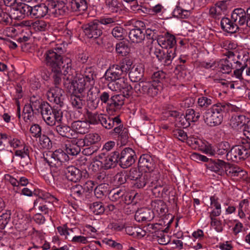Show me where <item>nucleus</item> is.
<instances>
[{
    "instance_id": "nucleus-22",
    "label": "nucleus",
    "mask_w": 250,
    "mask_h": 250,
    "mask_svg": "<svg viewBox=\"0 0 250 250\" xmlns=\"http://www.w3.org/2000/svg\"><path fill=\"white\" fill-rule=\"evenodd\" d=\"M121 122L119 116L111 118L106 115L101 114V120L99 123L105 129H110L115 125V124L116 125H119Z\"/></svg>"
},
{
    "instance_id": "nucleus-44",
    "label": "nucleus",
    "mask_w": 250,
    "mask_h": 250,
    "mask_svg": "<svg viewBox=\"0 0 250 250\" xmlns=\"http://www.w3.org/2000/svg\"><path fill=\"white\" fill-rule=\"evenodd\" d=\"M34 194L38 196L37 199H42L46 201L54 202L58 201L57 198L54 197L53 195L50 194L48 192H46L42 190H39L35 191Z\"/></svg>"
},
{
    "instance_id": "nucleus-48",
    "label": "nucleus",
    "mask_w": 250,
    "mask_h": 250,
    "mask_svg": "<svg viewBox=\"0 0 250 250\" xmlns=\"http://www.w3.org/2000/svg\"><path fill=\"white\" fill-rule=\"evenodd\" d=\"M86 142V146H89L96 144L101 140V137L97 133H90L87 134L84 137Z\"/></svg>"
},
{
    "instance_id": "nucleus-41",
    "label": "nucleus",
    "mask_w": 250,
    "mask_h": 250,
    "mask_svg": "<svg viewBox=\"0 0 250 250\" xmlns=\"http://www.w3.org/2000/svg\"><path fill=\"white\" fill-rule=\"evenodd\" d=\"M149 54L152 56H155L159 62L164 59L162 57L164 55V48H162L158 45L157 46L152 45L149 48Z\"/></svg>"
},
{
    "instance_id": "nucleus-62",
    "label": "nucleus",
    "mask_w": 250,
    "mask_h": 250,
    "mask_svg": "<svg viewBox=\"0 0 250 250\" xmlns=\"http://www.w3.org/2000/svg\"><path fill=\"white\" fill-rule=\"evenodd\" d=\"M125 32V30L123 27L117 26L113 28L111 33L115 38L122 40L124 38Z\"/></svg>"
},
{
    "instance_id": "nucleus-55",
    "label": "nucleus",
    "mask_w": 250,
    "mask_h": 250,
    "mask_svg": "<svg viewBox=\"0 0 250 250\" xmlns=\"http://www.w3.org/2000/svg\"><path fill=\"white\" fill-rule=\"evenodd\" d=\"M87 115L88 119L87 122L89 125H97L100 123L101 120V114L92 113L87 111Z\"/></svg>"
},
{
    "instance_id": "nucleus-11",
    "label": "nucleus",
    "mask_w": 250,
    "mask_h": 250,
    "mask_svg": "<svg viewBox=\"0 0 250 250\" xmlns=\"http://www.w3.org/2000/svg\"><path fill=\"white\" fill-rule=\"evenodd\" d=\"M249 157L239 145L233 146L229 153H227V160L238 163L244 160Z\"/></svg>"
},
{
    "instance_id": "nucleus-54",
    "label": "nucleus",
    "mask_w": 250,
    "mask_h": 250,
    "mask_svg": "<svg viewBox=\"0 0 250 250\" xmlns=\"http://www.w3.org/2000/svg\"><path fill=\"white\" fill-rule=\"evenodd\" d=\"M52 73V77L54 80V84L55 85V87L54 88H50L51 89H54L55 88H59L58 85H60L62 82V75H64L63 73V69H58V71L57 72H56L53 70H51Z\"/></svg>"
},
{
    "instance_id": "nucleus-32",
    "label": "nucleus",
    "mask_w": 250,
    "mask_h": 250,
    "mask_svg": "<svg viewBox=\"0 0 250 250\" xmlns=\"http://www.w3.org/2000/svg\"><path fill=\"white\" fill-rule=\"evenodd\" d=\"M224 168L226 174L230 177H236L239 175L241 176L244 175L243 173L245 172L240 167L228 163H225Z\"/></svg>"
},
{
    "instance_id": "nucleus-39",
    "label": "nucleus",
    "mask_w": 250,
    "mask_h": 250,
    "mask_svg": "<svg viewBox=\"0 0 250 250\" xmlns=\"http://www.w3.org/2000/svg\"><path fill=\"white\" fill-rule=\"evenodd\" d=\"M230 145L228 142H222L216 146V154L218 155H226L227 158V153L230 149Z\"/></svg>"
},
{
    "instance_id": "nucleus-46",
    "label": "nucleus",
    "mask_w": 250,
    "mask_h": 250,
    "mask_svg": "<svg viewBox=\"0 0 250 250\" xmlns=\"http://www.w3.org/2000/svg\"><path fill=\"white\" fill-rule=\"evenodd\" d=\"M50 154H51L56 159H58L62 163L68 161L69 160L68 154L66 153L65 151L62 149H58L54 152H50Z\"/></svg>"
},
{
    "instance_id": "nucleus-36",
    "label": "nucleus",
    "mask_w": 250,
    "mask_h": 250,
    "mask_svg": "<svg viewBox=\"0 0 250 250\" xmlns=\"http://www.w3.org/2000/svg\"><path fill=\"white\" fill-rule=\"evenodd\" d=\"M247 119L244 115H235L232 117L230 120V124L234 128H237L239 126L243 127L245 129L246 125L250 122L249 120L246 123Z\"/></svg>"
},
{
    "instance_id": "nucleus-45",
    "label": "nucleus",
    "mask_w": 250,
    "mask_h": 250,
    "mask_svg": "<svg viewBox=\"0 0 250 250\" xmlns=\"http://www.w3.org/2000/svg\"><path fill=\"white\" fill-rule=\"evenodd\" d=\"M35 111L29 104H25L22 111V116L25 122L30 121L34 116Z\"/></svg>"
},
{
    "instance_id": "nucleus-47",
    "label": "nucleus",
    "mask_w": 250,
    "mask_h": 250,
    "mask_svg": "<svg viewBox=\"0 0 250 250\" xmlns=\"http://www.w3.org/2000/svg\"><path fill=\"white\" fill-rule=\"evenodd\" d=\"M153 236L157 238V241L160 245H166L170 241L169 236L165 234L163 231H155Z\"/></svg>"
},
{
    "instance_id": "nucleus-8",
    "label": "nucleus",
    "mask_w": 250,
    "mask_h": 250,
    "mask_svg": "<svg viewBox=\"0 0 250 250\" xmlns=\"http://www.w3.org/2000/svg\"><path fill=\"white\" fill-rule=\"evenodd\" d=\"M136 159L135 151L131 148L126 147L121 153L119 152L118 162L121 167L126 168L132 166Z\"/></svg>"
},
{
    "instance_id": "nucleus-57",
    "label": "nucleus",
    "mask_w": 250,
    "mask_h": 250,
    "mask_svg": "<svg viewBox=\"0 0 250 250\" xmlns=\"http://www.w3.org/2000/svg\"><path fill=\"white\" fill-rule=\"evenodd\" d=\"M9 11V9H6V10L2 11L0 14V23L4 25H10L12 23V18L7 13Z\"/></svg>"
},
{
    "instance_id": "nucleus-1",
    "label": "nucleus",
    "mask_w": 250,
    "mask_h": 250,
    "mask_svg": "<svg viewBox=\"0 0 250 250\" xmlns=\"http://www.w3.org/2000/svg\"><path fill=\"white\" fill-rule=\"evenodd\" d=\"M63 51L61 47H56L47 50L44 55V62L50 70L56 72L58 69H63L64 76L71 72L72 70L71 60L62 55Z\"/></svg>"
},
{
    "instance_id": "nucleus-60",
    "label": "nucleus",
    "mask_w": 250,
    "mask_h": 250,
    "mask_svg": "<svg viewBox=\"0 0 250 250\" xmlns=\"http://www.w3.org/2000/svg\"><path fill=\"white\" fill-rule=\"evenodd\" d=\"M15 155L21 157V160L20 163L23 167L27 166L29 163L30 158L29 155H27L26 153L22 152V150H16L15 151Z\"/></svg>"
},
{
    "instance_id": "nucleus-15",
    "label": "nucleus",
    "mask_w": 250,
    "mask_h": 250,
    "mask_svg": "<svg viewBox=\"0 0 250 250\" xmlns=\"http://www.w3.org/2000/svg\"><path fill=\"white\" fill-rule=\"evenodd\" d=\"M111 133L117 136L118 140L120 142L121 145L125 146L127 143L129 135L128 129L123 125L119 124L111 130Z\"/></svg>"
},
{
    "instance_id": "nucleus-2",
    "label": "nucleus",
    "mask_w": 250,
    "mask_h": 250,
    "mask_svg": "<svg viewBox=\"0 0 250 250\" xmlns=\"http://www.w3.org/2000/svg\"><path fill=\"white\" fill-rule=\"evenodd\" d=\"M47 99L50 102H53L55 105L53 106V112H50L47 114L48 119H43L49 125H55L56 122L61 123L62 119L63 112L62 108L64 106V91L58 87L51 89L47 92Z\"/></svg>"
},
{
    "instance_id": "nucleus-3",
    "label": "nucleus",
    "mask_w": 250,
    "mask_h": 250,
    "mask_svg": "<svg viewBox=\"0 0 250 250\" xmlns=\"http://www.w3.org/2000/svg\"><path fill=\"white\" fill-rule=\"evenodd\" d=\"M236 107L230 104L218 103L208 109L203 115L205 123L210 126H215L221 124L224 114L235 111Z\"/></svg>"
},
{
    "instance_id": "nucleus-35",
    "label": "nucleus",
    "mask_w": 250,
    "mask_h": 250,
    "mask_svg": "<svg viewBox=\"0 0 250 250\" xmlns=\"http://www.w3.org/2000/svg\"><path fill=\"white\" fill-rule=\"evenodd\" d=\"M83 96L82 95L71 94L70 102L71 104L76 110L82 109L84 105V100L83 99Z\"/></svg>"
},
{
    "instance_id": "nucleus-51",
    "label": "nucleus",
    "mask_w": 250,
    "mask_h": 250,
    "mask_svg": "<svg viewBox=\"0 0 250 250\" xmlns=\"http://www.w3.org/2000/svg\"><path fill=\"white\" fill-rule=\"evenodd\" d=\"M71 195L74 196V198H79L82 197L85 191V187H83L80 185H76L72 186L70 188Z\"/></svg>"
},
{
    "instance_id": "nucleus-18",
    "label": "nucleus",
    "mask_w": 250,
    "mask_h": 250,
    "mask_svg": "<svg viewBox=\"0 0 250 250\" xmlns=\"http://www.w3.org/2000/svg\"><path fill=\"white\" fill-rule=\"evenodd\" d=\"M50 6L55 9L54 13L56 17L63 16L68 14L70 11L69 7L67 4V1L60 0L58 1L48 3Z\"/></svg>"
},
{
    "instance_id": "nucleus-19",
    "label": "nucleus",
    "mask_w": 250,
    "mask_h": 250,
    "mask_svg": "<svg viewBox=\"0 0 250 250\" xmlns=\"http://www.w3.org/2000/svg\"><path fill=\"white\" fill-rule=\"evenodd\" d=\"M246 12L244 9L237 8L234 9L231 15V19L239 26H246L247 27V18Z\"/></svg>"
},
{
    "instance_id": "nucleus-20",
    "label": "nucleus",
    "mask_w": 250,
    "mask_h": 250,
    "mask_svg": "<svg viewBox=\"0 0 250 250\" xmlns=\"http://www.w3.org/2000/svg\"><path fill=\"white\" fill-rule=\"evenodd\" d=\"M135 219L138 222L150 221L154 217L153 211L148 208L138 209L135 213Z\"/></svg>"
},
{
    "instance_id": "nucleus-23",
    "label": "nucleus",
    "mask_w": 250,
    "mask_h": 250,
    "mask_svg": "<svg viewBox=\"0 0 250 250\" xmlns=\"http://www.w3.org/2000/svg\"><path fill=\"white\" fill-rule=\"evenodd\" d=\"M71 127L74 134H84L89 132L90 125L86 121L78 120L72 122Z\"/></svg>"
},
{
    "instance_id": "nucleus-34",
    "label": "nucleus",
    "mask_w": 250,
    "mask_h": 250,
    "mask_svg": "<svg viewBox=\"0 0 250 250\" xmlns=\"http://www.w3.org/2000/svg\"><path fill=\"white\" fill-rule=\"evenodd\" d=\"M54 202L46 201L42 199H36L34 203L35 208H38L45 214L48 213L49 210L53 207Z\"/></svg>"
},
{
    "instance_id": "nucleus-28",
    "label": "nucleus",
    "mask_w": 250,
    "mask_h": 250,
    "mask_svg": "<svg viewBox=\"0 0 250 250\" xmlns=\"http://www.w3.org/2000/svg\"><path fill=\"white\" fill-rule=\"evenodd\" d=\"M222 29L225 32L229 33H234L239 29V27L232 19L228 18H223L221 21Z\"/></svg>"
},
{
    "instance_id": "nucleus-31",
    "label": "nucleus",
    "mask_w": 250,
    "mask_h": 250,
    "mask_svg": "<svg viewBox=\"0 0 250 250\" xmlns=\"http://www.w3.org/2000/svg\"><path fill=\"white\" fill-rule=\"evenodd\" d=\"M125 190V187L113 189L109 193V199L112 202H118L122 204Z\"/></svg>"
},
{
    "instance_id": "nucleus-14",
    "label": "nucleus",
    "mask_w": 250,
    "mask_h": 250,
    "mask_svg": "<svg viewBox=\"0 0 250 250\" xmlns=\"http://www.w3.org/2000/svg\"><path fill=\"white\" fill-rule=\"evenodd\" d=\"M138 167L149 173L153 171L155 167V162L150 155L147 154L142 155L139 160Z\"/></svg>"
},
{
    "instance_id": "nucleus-16",
    "label": "nucleus",
    "mask_w": 250,
    "mask_h": 250,
    "mask_svg": "<svg viewBox=\"0 0 250 250\" xmlns=\"http://www.w3.org/2000/svg\"><path fill=\"white\" fill-rule=\"evenodd\" d=\"M167 74L163 71H158L153 73L151 77L150 83L154 85L158 93L163 89L164 83L166 79Z\"/></svg>"
},
{
    "instance_id": "nucleus-9",
    "label": "nucleus",
    "mask_w": 250,
    "mask_h": 250,
    "mask_svg": "<svg viewBox=\"0 0 250 250\" xmlns=\"http://www.w3.org/2000/svg\"><path fill=\"white\" fill-rule=\"evenodd\" d=\"M134 86V90L138 95L146 94L150 97L157 95L158 92L150 81H140Z\"/></svg>"
},
{
    "instance_id": "nucleus-17",
    "label": "nucleus",
    "mask_w": 250,
    "mask_h": 250,
    "mask_svg": "<svg viewBox=\"0 0 250 250\" xmlns=\"http://www.w3.org/2000/svg\"><path fill=\"white\" fill-rule=\"evenodd\" d=\"M44 160L51 167V172L53 173L52 176H55V174L60 173L62 168V163L58 159H56L51 154H50V152L46 153L45 155L43 154Z\"/></svg>"
},
{
    "instance_id": "nucleus-24",
    "label": "nucleus",
    "mask_w": 250,
    "mask_h": 250,
    "mask_svg": "<svg viewBox=\"0 0 250 250\" xmlns=\"http://www.w3.org/2000/svg\"><path fill=\"white\" fill-rule=\"evenodd\" d=\"M144 28H140L135 26L129 32L128 37L130 40L133 43L141 42L145 39V33Z\"/></svg>"
},
{
    "instance_id": "nucleus-53",
    "label": "nucleus",
    "mask_w": 250,
    "mask_h": 250,
    "mask_svg": "<svg viewBox=\"0 0 250 250\" xmlns=\"http://www.w3.org/2000/svg\"><path fill=\"white\" fill-rule=\"evenodd\" d=\"M64 150L68 154V156L71 155L72 156H76L79 154L81 151V148L76 146V145L65 144Z\"/></svg>"
},
{
    "instance_id": "nucleus-6",
    "label": "nucleus",
    "mask_w": 250,
    "mask_h": 250,
    "mask_svg": "<svg viewBox=\"0 0 250 250\" xmlns=\"http://www.w3.org/2000/svg\"><path fill=\"white\" fill-rule=\"evenodd\" d=\"M64 85L67 83L69 91L74 94H81L84 91L87 86V82L83 77H74L69 73L64 77Z\"/></svg>"
},
{
    "instance_id": "nucleus-64",
    "label": "nucleus",
    "mask_w": 250,
    "mask_h": 250,
    "mask_svg": "<svg viewBox=\"0 0 250 250\" xmlns=\"http://www.w3.org/2000/svg\"><path fill=\"white\" fill-rule=\"evenodd\" d=\"M212 104L211 98L202 96L198 98V104L201 107H207Z\"/></svg>"
},
{
    "instance_id": "nucleus-33",
    "label": "nucleus",
    "mask_w": 250,
    "mask_h": 250,
    "mask_svg": "<svg viewBox=\"0 0 250 250\" xmlns=\"http://www.w3.org/2000/svg\"><path fill=\"white\" fill-rule=\"evenodd\" d=\"M129 70V78L132 82L137 83L141 80L144 76V71L141 67L133 66Z\"/></svg>"
},
{
    "instance_id": "nucleus-5",
    "label": "nucleus",
    "mask_w": 250,
    "mask_h": 250,
    "mask_svg": "<svg viewBox=\"0 0 250 250\" xmlns=\"http://www.w3.org/2000/svg\"><path fill=\"white\" fill-rule=\"evenodd\" d=\"M131 64L129 60H125L120 65L114 64L109 67L105 73L108 81H116L124 77L130 69Z\"/></svg>"
},
{
    "instance_id": "nucleus-21",
    "label": "nucleus",
    "mask_w": 250,
    "mask_h": 250,
    "mask_svg": "<svg viewBox=\"0 0 250 250\" xmlns=\"http://www.w3.org/2000/svg\"><path fill=\"white\" fill-rule=\"evenodd\" d=\"M69 7L70 12H83L88 8V3L86 0H65Z\"/></svg>"
},
{
    "instance_id": "nucleus-61",
    "label": "nucleus",
    "mask_w": 250,
    "mask_h": 250,
    "mask_svg": "<svg viewBox=\"0 0 250 250\" xmlns=\"http://www.w3.org/2000/svg\"><path fill=\"white\" fill-rule=\"evenodd\" d=\"M11 213L9 211L3 213L0 215V229H3L8 224L10 219Z\"/></svg>"
},
{
    "instance_id": "nucleus-49",
    "label": "nucleus",
    "mask_w": 250,
    "mask_h": 250,
    "mask_svg": "<svg viewBox=\"0 0 250 250\" xmlns=\"http://www.w3.org/2000/svg\"><path fill=\"white\" fill-rule=\"evenodd\" d=\"M218 66L220 71L223 73L226 74H229L231 72L232 69L234 67L233 64L229 63L228 62H226L224 59H222L219 61Z\"/></svg>"
},
{
    "instance_id": "nucleus-13",
    "label": "nucleus",
    "mask_w": 250,
    "mask_h": 250,
    "mask_svg": "<svg viewBox=\"0 0 250 250\" xmlns=\"http://www.w3.org/2000/svg\"><path fill=\"white\" fill-rule=\"evenodd\" d=\"M103 158L104 169L108 170L115 167L118 162L119 152L115 151L110 154L106 155L104 152L102 153Z\"/></svg>"
},
{
    "instance_id": "nucleus-12",
    "label": "nucleus",
    "mask_w": 250,
    "mask_h": 250,
    "mask_svg": "<svg viewBox=\"0 0 250 250\" xmlns=\"http://www.w3.org/2000/svg\"><path fill=\"white\" fill-rule=\"evenodd\" d=\"M158 45L166 50L173 49L175 53L176 51V41L175 37L167 32L164 37L161 36L157 39Z\"/></svg>"
},
{
    "instance_id": "nucleus-59",
    "label": "nucleus",
    "mask_w": 250,
    "mask_h": 250,
    "mask_svg": "<svg viewBox=\"0 0 250 250\" xmlns=\"http://www.w3.org/2000/svg\"><path fill=\"white\" fill-rule=\"evenodd\" d=\"M107 192V187L104 184H100L94 189V194L97 198H103Z\"/></svg>"
},
{
    "instance_id": "nucleus-25",
    "label": "nucleus",
    "mask_w": 250,
    "mask_h": 250,
    "mask_svg": "<svg viewBox=\"0 0 250 250\" xmlns=\"http://www.w3.org/2000/svg\"><path fill=\"white\" fill-rule=\"evenodd\" d=\"M48 7L44 3H41L32 7L31 17L34 18L44 17L48 12Z\"/></svg>"
},
{
    "instance_id": "nucleus-40",
    "label": "nucleus",
    "mask_w": 250,
    "mask_h": 250,
    "mask_svg": "<svg viewBox=\"0 0 250 250\" xmlns=\"http://www.w3.org/2000/svg\"><path fill=\"white\" fill-rule=\"evenodd\" d=\"M32 7V6H30L24 3L18 2L17 5L16 6V8H14L13 9L19 11L21 15L31 16Z\"/></svg>"
},
{
    "instance_id": "nucleus-43",
    "label": "nucleus",
    "mask_w": 250,
    "mask_h": 250,
    "mask_svg": "<svg viewBox=\"0 0 250 250\" xmlns=\"http://www.w3.org/2000/svg\"><path fill=\"white\" fill-rule=\"evenodd\" d=\"M117 53L122 56H126L130 52V48L127 43L121 42L116 45Z\"/></svg>"
},
{
    "instance_id": "nucleus-29",
    "label": "nucleus",
    "mask_w": 250,
    "mask_h": 250,
    "mask_svg": "<svg viewBox=\"0 0 250 250\" xmlns=\"http://www.w3.org/2000/svg\"><path fill=\"white\" fill-rule=\"evenodd\" d=\"M243 131L247 139H242L239 145L249 157L250 156V122L246 125L245 129H243Z\"/></svg>"
},
{
    "instance_id": "nucleus-7",
    "label": "nucleus",
    "mask_w": 250,
    "mask_h": 250,
    "mask_svg": "<svg viewBox=\"0 0 250 250\" xmlns=\"http://www.w3.org/2000/svg\"><path fill=\"white\" fill-rule=\"evenodd\" d=\"M153 177L151 175V173L149 172L143 173L141 176L135 181V182L134 183V187L137 188H146V189L153 187V188L151 189L152 192L154 194L157 191L159 193L160 190H158V188H162V187L160 186L158 187L157 184L158 180L153 179Z\"/></svg>"
},
{
    "instance_id": "nucleus-38",
    "label": "nucleus",
    "mask_w": 250,
    "mask_h": 250,
    "mask_svg": "<svg viewBox=\"0 0 250 250\" xmlns=\"http://www.w3.org/2000/svg\"><path fill=\"white\" fill-rule=\"evenodd\" d=\"M176 56L173 49L170 50H166L164 49V55L162 57L164 58L163 60L160 61V62L165 66H168L171 63L172 61Z\"/></svg>"
},
{
    "instance_id": "nucleus-27",
    "label": "nucleus",
    "mask_w": 250,
    "mask_h": 250,
    "mask_svg": "<svg viewBox=\"0 0 250 250\" xmlns=\"http://www.w3.org/2000/svg\"><path fill=\"white\" fill-rule=\"evenodd\" d=\"M55 130L62 138L69 139L74 138L75 134L73 133L71 126H69L65 124H60L56 126Z\"/></svg>"
},
{
    "instance_id": "nucleus-50",
    "label": "nucleus",
    "mask_w": 250,
    "mask_h": 250,
    "mask_svg": "<svg viewBox=\"0 0 250 250\" xmlns=\"http://www.w3.org/2000/svg\"><path fill=\"white\" fill-rule=\"evenodd\" d=\"M90 209L96 215L102 214L105 211L103 203L100 202H94L90 205Z\"/></svg>"
},
{
    "instance_id": "nucleus-37",
    "label": "nucleus",
    "mask_w": 250,
    "mask_h": 250,
    "mask_svg": "<svg viewBox=\"0 0 250 250\" xmlns=\"http://www.w3.org/2000/svg\"><path fill=\"white\" fill-rule=\"evenodd\" d=\"M83 77L85 80V82L89 83L91 85H93L95 83V78L96 74L95 71V68L93 67H86L83 73Z\"/></svg>"
},
{
    "instance_id": "nucleus-56",
    "label": "nucleus",
    "mask_w": 250,
    "mask_h": 250,
    "mask_svg": "<svg viewBox=\"0 0 250 250\" xmlns=\"http://www.w3.org/2000/svg\"><path fill=\"white\" fill-rule=\"evenodd\" d=\"M41 148L46 149H50L52 146V142L49 138L43 134L39 137Z\"/></svg>"
},
{
    "instance_id": "nucleus-63",
    "label": "nucleus",
    "mask_w": 250,
    "mask_h": 250,
    "mask_svg": "<svg viewBox=\"0 0 250 250\" xmlns=\"http://www.w3.org/2000/svg\"><path fill=\"white\" fill-rule=\"evenodd\" d=\"M125 230L128 235L136 237L138 234H141L139 231H141V229L136 226H126Z\"/></svg>"
},
{
    "instance_id": "nucleus-58",
    "label": "nucleus",
    "mask_w": 250,
    "mask_h": 250,
    "mask_svg": "<svg viewBox=\"0 0 250 250\" xmlns=\"http://www.w3.org/2000/svg\"><path fill=\"white\" fill-rule=\"evenodd\" d=\"M33 26L37 31H45L49 29L50 25L45 21L41 20L34 22Z\"/></svg>"
},
{
    "instance_id": "nucleus-52",
    "label": "nucleus",
    "mask_w": 250,
    "mask_h": 250,
    "mask_svg": "<svg viewBox=\"0 0 250 250\" xmlns=\"http://www.w3.org/2000/svg\"><path fill=\"white\" fill-rule=\"evenodd\" d=\"M14 223H15V228L18 231H23L26 230L28 228V224L27 220L25 219H18L17 220H15Z\"/></svg>"
},
{
    "instance_id": "nucleus-26",
    "label": "nucleus",
    "mask_w": 250,
    "mask_h": 250,
    "mask_svg": "<svg viewBox=\"0 0 250 250\" xmlns=\"http://www.w3.org/2000/svg\"><path fill=\"white\" fill-rule=\"evenodd\" d=\"M116 84L119 90L126 96V98L130 96L133 93V88L129 83L127 78L123 77L116 82Z\"/></svg>"
},
{
    "instance_id": "nucleus-42",
    "label": "nucleus",
    "mask_w": 250,
    "mask_h": 250,
    "mask_svg": "<svg viewBox=\"0 0 250 250\" xmlns=\"http://www.w3.org/2000/svg\"><path fill=\"white\" fill-rule=\"evenodd\" d=\"M151 205L159 215H163L167 212L166 205L162 200H159L153 202Z\"/></svg>"
},
{
    "instance_id": "nucleus-10",
    "label": "nucleus",
    "mask_w": 250,
    "mask_h": 250,
    "mask_svg": "<svg viewBox=\"0 0 250 250\" xmlns=\"http://www.w3.org/2000/svg\"><path fill=\"white\" fill-rule=\"evenodd\" d=\"M64 173L68 180L75 183L79 181L83 177L86 178L88 176V173L86 170L81 171L73 166L66 167Z\"/></svg>"
},
{
    "instance_id": "nucleus-4",
    "label": "nucleus",
    "mask_w": 250,
    "mask_h": 250,
    "mask_svg": "<svg viewBox=\"0 0 250 250\" xmlns=\"http://www.w3.org/2000/svg\"><path fill=\"white\" fill-rule=\"evenodd\" d=\"M115 22V21L112 18H103L101 19L100 20H94L83 24L82 29L88 38L97 39L102 35L103 24L104 25L110 24V26H112V23Z\"/></svg>"
},
{
    "instance_id": "nucleus-30",
    "label": "nucleus",
    "mask_w": 250,
    "mask_h": 250,
    "mask_svg": "<svg viewBox=\"0 0 250 250\" xmlns=\"http://www.w3.org/2000/svg\"><path fill=\"white\" fill-rule=\"evenodd\" d=\"M126 96L125 94L113 95L110 98V102H108V109L112 110L120 109L124 104V101Z\"/></svg>"
}]
</instances>
